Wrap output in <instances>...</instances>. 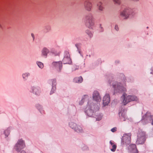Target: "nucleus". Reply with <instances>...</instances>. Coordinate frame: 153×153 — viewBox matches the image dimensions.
Returning <instances> with one entry per match:
<instances>
[{"label":"nucleus","mask_w":153,"mask_h":153,"mask_svg":"<svg viewBox=\"0 0 153 153\" xmlns=\"http://www.w3.org/2000/svg\"><path fill=\"white\" fill-rule=\"evenodd\" d=\"M131 1L134 2H137L139 1L140 0H131Z\"/></svg>","instance_id":"nucleus-34"},{"label":"nucleus","mask_w":153,"mask_h":153,"mask_svg":"<svg viewBox=\"0 0 153 153\" xmlns=\"http://www.w3.org/2000/svg\"><path fill=\"white\" fill-rule=\"evenodd\" d=\"M101 118H102V116H100L99 117V118L98 117L96 119H97V120L99 121L101 119Z\"/></svg>","instance_id":"nucleus-33"},{"label":"nucleus","mask_w":153,"mask_h":153,"mask_svg":"<svg viewBox=\"0 0 153 153\" xmlns=\"http://www.w3.org/2000/svg\"><path fill=\"white\" fill-rule=\"evenodd\" d=\"M2 27V25H1V24L0 23V28H1Z\"/></svg>","instance_id":"nucleus-38"},{"label":"nucleus","mask_w":153,"mask_h":153,"mask_svg":"<svg viewBox=\"0 0 153 153\" xmlns=\"http://www.w3.org/2000/svg\"><path fill=\"white\" fill-rule=\"evenodd\" d=\"M52 64L59 71H60L62 68V63L61 61L53 62Z\"/></svg>","instance_id":"nucleus-15"},{"label":"nucleus","mask_w":153,"mask_h":153,"mask_svg":"<svg viewBox=\"0 0 153 153\" xmlns=\"http://www.w3.org/2000/svg\"><path fill=\"white\" fill-rule=\"evenodd\" d=\"M110 143L111 144L112 147V148L111 149V150L112 152L115 151L117 147L116 145L114 144L111 141H110Z\"/></svg>","instance_id":"nucleus-23"},{"label":"nucleus","mask_w":153,"mask_h":153,"mask_svg":"<svg viewBox=\"0 0 153 153\" xmlns=\"http://www.w3.org/2000/svg\"><path fill=\"white\" fill-rule=\"evenodd\" d=\"M152 124L153 125V120H152Z\"/></svg>","instance_id":"nucleus-39"},{"label":"nucleus","mask_w":153,"mask_h":153,"mask_svg":"<svg viewBox=\"0 0 153 153\" xmlns=\"http://www.w3.org/2000/svg\"><path fill=\"white\" fill-rule=\"evenodd\" d=\"M112 85L115 92L122 93L126 91V88L121 85V84L115 81H111L110 82Z\"/></svg>","instance_id":"nucleus-2"},{"label":"nucleus","mask_w":153,"mask_h":153,"mask_svg":"<svg viewBox=\"0 0 153 153\" xmlns=\"http://www.w3.org/2000/svg\"><path fill=\"white\" fill-rule=\"evenodd\" d=\"M69 125L71 128H72L74 129L76 132L78 133L82 132V128L81 127H79L80 129H77L76 127V124L75 123L73 122H71L69 123Z\"/></svg>","instance_id":"nucleus-12"},{"label":"nucleus","mask_w":153,"mask_h":153,"mask_svg":"<svg viewBox=\"0 0 153 153\" xmlns=\"http://www.w3.org/2000/svg\"><path fill=\"white\" fill-rule=\"evenodd\" d=\"M88 99V97L87 95H85L82 98V100L80 102L79 104L80 105H82L83 102L84 101H87Z\"/></svg>","instance_id":"nucleus-20"},{"label":"nucleus","mask_w":153,"mask_h":153,"mask_svg":"<svg viewBox=\"0 0 153 153\" xmlns=\"http://www.w3.org/2000/svg\"><path fill=\"white\" fill-rule=\"evenodd\" d=\"M116 131H117V128L115 127L113 128H112L111 129V131L113 132H115Z\"/></svg>","instance_id":"nucleus-29"},{"label":"nucleus","mask_w":153,"mask_h":153,"mask_svg":"<svg viewBox=\"0 0 153 153\" xmlns=\"http://www.w3.org/2000/svg\"><path fill=\"white\" fill-rule=\"evenodd\" d=\"M131 101H137L138 100V98L135 96H131Z\"/></svg>","instance_id":"nucleus-26"},{"label":"nucleus","mask_w":153,"mask_h":153,"mask_svg":"<svg viewBox=\"0 0 153 153\" xmlns=\"http://www.w3.org/2000/svg\"><path fill=\"white\" fill-rule=\"evenodd\" d=\"M97 7L98 10L101 11H102L104 9L102 6V3L101 1H99L98 2L97 4Z\"/></svg>","instance_id":"nucleus-19"},{"label":"nucleus","mask_w":153,"mask_h":153,"mask_svg":"<svg viewBox=\"0 0 153 153\" xmlns=\"http://www.w3.org/2000/svg\"><path fill=\"white\" fill-rule=\"evenodd\" d=\"M21 153H25V151L22 150L21 151Z\"/></svg>","instance_id":"nucleus-36"},{"label":"nucleus","mask_w":153,"mask_h":153,"mask_svg":"<svg viewBox=\"0 0 153 153\" xmlns=\"http://www.w3.org/2000/svg\"><path fill=\"white\" fill-rule=\"evenodd\" d=\"M115 4H120V0H113Z\"/></svg>","instance_id":"nucleus-27"},{"label":"nucleus","mask_w":153,"mask_h":153,"mask_svg":"<svg viewBox=\"0 0 153 153\" xmlns=\"http://www.w3.org/2000/svg\"><path fill=\"white\" fill-rule=\"evenodd\" d=\"M83 80L81 76L78 77H76L74 78V81L76 82L79 83H81Z\"/></svg>","instance_id":"nucleus-21"},{"label":"nucleus","mask_w":153,"mask_h":153,"mask_svg":"<svg viewBox=\"0 0 153 153\" xmlns=\"http://www.w3.org/2000/svg\"><path fill=\"white\" fill-rule=\"evenodd\" d=\"M93 98L94 100L97 102H99L101 100V98L98 92L94 91L93 94Z\"/></svg>","instance_id":"nucleus-8"},{"label":"nucleus","mask_w":153,"mask_h":153,"mask_svg":"<svg viewBox=\"0 0 153 153\" xmlns=\"http://www.w3.org/2000/svg\"><path fill=\"white\" fill-rule=\"evenodd\" d=\"M131 136L130 134H125L122 140L121 144L122 145H127L131 143Z\"/></svg>","instance_id":"nucleus-5"},{"label":"nucleus","mask_w":153,"mask_h":153,"mask_svg":"<svg viewBox=\"0 0 153 153\" xmlns=\"http://www.w3.org/2000/svg\"><path fill=\"white\" fill-rule=\"evenodd\" d=\"M110 98L108 94H106L103 97V104L104 106L107 105L109 103Z\"/></svg>","instance_id":"nucleus-11"},{"label":"nucleus","mask_w":153,"mask_h":153,"mask_svg":"<svg viewBox=\"0 0 153 153\" xmlns=\"http://www.w3.org/2000/svg\"><path fill=\"white\" fill-rule=\"evenodd\" d=\"M130 153H138V151L135 145L132 144L131 145Z\"/></svg>","instance_id":"nucleus-17"},{"label":"nucleus","mask_w":153,"mask_h":153,"mask_svg":"<svg viewBox=\"0 0 153 153\" xmlns=\"http://www.w3.org/2000/svg\"><path fill=\"white\" fill-rule=\"evenodd\" d=\"M99 105L94 104V103H92L89 102L86 108V111L85 112L88 116L91 117L93 115L94 111L99 110Z\"/></svg>","instance_id":"nucleus-1"},{"label":"nucleus","mask_w":153,"mask_h":153,"mask_svg":"<svg viewBox=\"0 0 153 153\" xmlns=\"http://www.w3.org/2000/svg\"><path fill=\"white\" fill-rule=\"evenodd\" d=\"M75 46L77 47V48L78 49V44H76L75 45ZM78 50V51H79V53L80 54H81V53H80V51L79 50Z\"/></svg>","instance_id":"nucleus-32"},{"label":"nucleus","mask_w":153,"mask_h":153,"mask_svg":"<svg viewBox=\"0 0 153 153\" xmlns=\"http://www.w3.org/2000/svg\"><path fill=\"white\" fill-rule=\"evenodd\" d=\"M30 75V73L28 72L24 73L22 74V77L23 79L27 80L28 77Z\"/></svg>","instance_id":"nucleus-22"},{"label":"nucleus","mask_w":153,"mask_h":153,"mask_svg":"<svg viewBox=\"0 0 153 153\" xmlns=\"http://www.w3.org/2000/svg\"><path fill=\"white\" fill-rule=\"evenodd\" d=\"M55 55H58L59 54V52H57L55 54Z\"/></svg>","instance_id":"nucleus-37"},{"label":"nucleus","mask_w":153,"mask_h":153,"mask_svg":"<svg viewBox=\"0 0 153 153\" xmlns=\"http://www.w3.org/2000/svg\"><path fill=\"white\" fill-rule=\"evenodd\" d=\"M86 33L88 34L90 37H91L92 36V33L88 30L86 31Z\"/></svg>","instance_id":"nucleus-28"},{"label":"nucleus","mask_w":153,"mask_h":153,"mask_svg":"<svg viewBox=\"0 0 153 153\" xmlns=\"http://www.w3.org/2000/svg\"><path fill=\"white\" fill-rule=\"evenodd\" d=\"M30 91L36 95H39L41 93L40 89L38 86L32 87Z\"/></svg>","instance_id":"nucleus-14"},{"label":"nucleus","mask_w":153,"mask_h":153,"mask_svg":"<svg viewBox=\"0 0 153 153\" xmlns=\"http://www.w3.org/2000/svg\"><path fill=\"white\" fill-rule=\"evenodd\" d=\"M115 29L117 30L118 31L119 30L118 27L117 25H116L115 26Z\"/></svg>","instance_id":"nucleus-30"},{"label":"nucleus","mask_w":153,"mask_h":153,"mask_svg":"<svg viewBox=\"0 0 153 153\" xmlns=\"http://www.w3.org/2000/svg\"><path fill=\"white\" fill-rule=\"evenodd\" d=\"M25 147V144L24 141L22 139L18 140L15 146V149L18 152H20L21 150Z\"/></svg>","instance_id":"nucleus-6"},{"label":"nucleus","mask_w":153,"mask_h":153,"mask_svg":"<svg viewBox=\"0 0 153 153\" xmlns=\"http://www.w3.org/2000/svg\"><path fill=\"white\" fill-rule=\"evenodd\" d=\"M146 28H147V29H148V28H149V27H147Z\"/></svg>","instance_id":"nucleus-41"},{"label":"nucleus","mask_w":153,"mask_h":153,"mask_svg":"<svg viewBox=\"0 0 153 153\" xmlns=\"http://www.w3.org/2000/svg\"><path fill=\"white\" fill-rule=\"evenodd\" d=\"M92 4L88 0L85 1L84 3V8L85 10L88 11H91L92 8Z\"/></svg>","instance_id":"nucleus-9"},{"label":"nucleus","mask_w":153,"mask_h":153,"mask_svg":"<svg viewBox=\"0 0 153 153\" xmlns=\"http://www.w3.org/2000/svg\"><path fill=\"white\" fill-rule=\"evenodd\" d=\"M31 36L33 38V40H34V39H35V36H34V34H33V33H32L31 34Z\"/></svg>","instance_id":"nucleus-31"},{"label":"nucleus","mask_w":153,"mask_h":153,"mask_svg":"<svg viewBox=\"0 0 153 153\" xmlns=\"http://www.w3.org/2000/svg\"><path fill=\"white\" fill-rule=\"evenodd\" d=\"M120 114V113H119V115Z\"/></svg>","instance_id":"nucleus-44"},{"label":"nucleus","mask_w":153,"mask_h":153,"mask_svg":"<svg viewBox=\"0 0 153 153\" xmlns=\"http://www.w3.org/2000/svg\"><path fill=\"white\" fill-rule=\"evenodd\" d=\"M36 64L38 66L41 68H42L44 67L43 64L41 62L37 61Z\"/></svg>","instance_id":"nucleus-25"},{"label":"nucleus","mask_w":153,"mask_h":153,"mask_svg":"<svg viewBox=\"0 0 153 153\" xmlns=\"http://www.w3.org/2000/svg\"><path fill=\"white\" fill-rule=\"evenodd\" d=\"M151 74H153L152 72H151Z\"/></svg>","instance_id":"nucleus-43"},{"label":"nucleus","mask_w":153,"mask_h":153,"mask_svg":"<svg viewBox=\"0 0 153 153\" xmlns=\"http://www.w3.org/2000/svg\"><path fill=\"white\" fill-rule=\"evenodd\" d=\"M131 10L128 8L125 9L120 12V15L124 19H128Z\"/></svg>","instance_id":"nucleus-7"},{"label":"nucleus","mask_w":153,"mask_h":153,"mask_svg":"<svg viewBox=\"0 0 153 153\" xmlns=\"http://www.w3.org/2000/svg\"><path fill=\"white\" fill-rule=\"evenodd\" d=\"M66 56H65L63 60V62L64 64H70L71 62V59L70 58V55L69 53L67 52L66 53Z\"/></svg>","instance_id":"nucleus-10"},{"label":"nucleus","mask_w":153,"mask_h":153,"mask_svg":"<svg viewBox=\"0 0 153 153\" xmlns=\"http://www.w3.org/2000/svg\"><path fill=\"white\" fill-rule=\"evenodd\" d=\"M152 118V117H149L148 118Z\"/></svg>","instance_id":"nucleus-40"},{"label":"nucleus","mask_w":153,"mask_h":153,"mask_svg":"<svg viewBox=\"0 0 153 153\" xmlns=\"http://www.w3.org/2000/svg\"><path fill=\"white\" fill-rule=\"evenodd\" d=\"M125 94H123L121 97V98L123 99V103L124 105H126L127 103L131 101V96H128L126 97H125Z\"/></svg>","instance_id":"nucleus-13"},{"label":"nucleus","mask_w":153,"mask_h":153,"mask_svg":"<svg viewBox=\"0 0 153 153\" xmlns=\"http://www.w3.org/2000/svg\"><path fill=\"white\" fill-rule=\"evenodd\" d=\"M137 137L136 143L138 144H143L146 140L145 132L143 131H139L137 134Z\"/></svg>","instance_id":"nucleus-4"},{"label":"nucleus","mask_w":153,"mask_h":153,"mask_svg":"<svg viewBox=\"0 0 153 153\" xmlns=\"http://www.w3.org/2000/svg\"><path fill=\"white\" fill-rule=\"evenodd\" d=\"M76 127L77 129H79L80 128H79V127H80V126H77L76 125Z\"/></svg>","instance_id":"nucleus-35"},{"label":"nucleus","mask_w":153,"mask_h":153,"mask_svg":"<svg viewBox=\"0 0 153 153\" xmlns=\"http://www.w3.org/2000/svg\"><path fill=\"white\" fill-rule=\"evenodd\" d=\"M49 52V50L46 48H43L42 51V56L46 57L47 54Z\"/></svg>","instance_id":"nucleus-18"},{"label":"nucleus","mask_w":153,"mask_h":153,"mask_svg":"<svg viewBox=\"0 0 153 153\" xmlns=\"http://www.w3.org/2000/svg\"><path fill=\"white\" fill-rule=\"evenodd\" d=\"M85 22L86 25L88 28H91L94 24V18L91 14L86 16L85 18Z\"/></svg>","instance_id":"nucleus-3"},{"label":"nucleus","mask_w":153,"mask_h":153,"mask_svg":"<svg viewBox=\"0 0 153 153\" xmlns=\"http://www.w3.org/2000/svg\"><path fill=\"white\" fill-rule=\"evenodd\" d=\"M121 119H122V117H120Z\"/></svg>","instance_id":"nucleus-42"},{"label":"nucleus","mask_w":153,"mask_h":153,"mask_svg":"<svg viewBox=\"0 0 153 153\" xmlns=\"http://www.w3.org/2000/svg\"><path fill=\"white\" fill-rule=\"evenodd\" d=\"M49 83L50 84H52L53 86H52V90L50 92V94H52L53 92L56 89V88L55 87H54L53 85H56V80L55 79H52L51 80H49Z\"/></svg>","instance_id":"nucleus-16"},{"label":"nucleus","mask_w":153,"mask_h":153,"mask_svg":"<svg viewBox=\"0 0 153 153\" xmlns=\"http://www.w3.org/2000/svg\"><path fill=\"white\" fill-rule=\"evenodd\" d=\"M10 133V129L9 128H7V129L5 130L4 131V134L6 137H7Z\"/></svg>","instance_id":"nucleus-24"}]
</instances>
